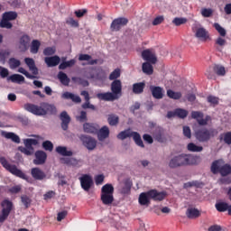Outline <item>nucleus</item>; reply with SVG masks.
Listing matches in <instances>:
<instances>
[{"instance_id": "f704fd0d", "label": "nucleus", "mask_w": 231, "mask_h": 231, "mask_svg": "<svg viewBox=\"0 0 231 231\" xmlns=\"http://www.w3.org/2000/svg\"><path fill=\"white\" fill-rule=\"evenodd\" d=\"M115 193V188L113 184H106L101 189V194L103 195H112Z\"/></svg>"}, {"instance_id": "a19ab883", "label": "nucleus", "mask_w": 231, "mask_h": 231, "mask_svg": "<svg viewBox=\"0 0 231 231\" xmlns=\"http://www.w3.org/2000/svg\"><path fill=\"white\" fill-rule=\"evenodd\" d=\"M8 80L14 84H21V82H24V78L21 74H13L8 78Z\"/></svg>"}, {"instance_id": "6e6d98bb", "label": "nucleus", "mask_w": 231, "mask_h": 231, "mask_svg": "<svg viewBox=\"0 0 231 231\" xmlns=\"http://www.w3.org/2000/svg\"><path fill=\"white\" fill-rule=\"evenodd\" d=\"M121 71L120 69H116L114 71H112L109 75V80H117V79H120Z\"/></svg>"}, {"instance_id": "473e14b6", "label": "nucleus", "mask_w": 231, "mask_h": 231, "mask_svg": "<svg viewBox=\"0 0 231 231\" xmlns=\"http://www.w3.org/2000/svg\"><path fill=\"white\" fill-rule=\"evenodd\" d=\"M215 44L217 51H223V48L226 46V40H225L223 37H218L216 39Z\"/></svg>"}, {"instance_id": "f8f14e48", "label": "nucleus", "mask_w": 231, "mask_h": 231, "mask_svg": "<svg viewBox=\"0 0 231 231\" xmlns=\"http://www.w3.org/2000/svg\"><path fill=\"white\" fill-rule=\"evenodd\" d=\"M142 58L143 60H146V62H150V64H156V62H158L156 52H154L152 49H146L143 51Z\"/></svg>"}, {"instance_id": "680f3d73", "label": "nucleus", "mask_w": 231, "mask_h": 231, "mask_svg": "<svg viewBox=\"0 0 231 231\" xmlns=\"http://www.w3.org/2000/svg\"><path fill=\"white\" fill-rule=\"evenodd\" d=\"M42 145L45 151H49L50 152L53 151V143L51 141H44Z\"/></svg>"}, {"instance_id": "0e129e2a", "label": "nucleus", "mask_w": 231, "mask_h": 231, "mask_svg": "<svg viewBox=\"0 0 231 231\" xmlns=\"http://www.w3.org/2000/svg\"><path fill=\"white\" fill-rule=\"evenodd\" d=\"M212 14H214V11L210 8H203L201 10V15L203 17H212Z\"/></svg>"}, {"instance_id": "f3484780", "label": "nucleus", "mask_w": 231, "mask_h": 231, "mask_svg": "<svg viewBox=\"0 0 231 231\" xmlns=\"http://www.w3.org/2000/svg\"><path fill=\"white\" fill-rule=\"evenodd\" d=\"M60 120L61 121V129L68 131L69 123L71 122V117L68 115V112L62 111L60 115Z\"/></svg>"}, {"instance_id": "20e7f679", "label": "nucleus", "mask_w": 231, "mask_h": 231, "mask_svg": "<svg viewBox=\"0 0 231 231\" xmlns=\"http://www.w3.org/2000/svg\"><path fill=\"white\" fill-rule=\"evenodd\" d=\"M221 163H223V161L221 160L214 161L211 164L210 171L212 174L219 173L220 176L225 178V176H228L229 174H231V165L228 163H226L221 166Z\"/></svg>"}, {"instance_id": "2f4dec72", "label": "nucleus", "mask_w": 231, "mask_h": 231, "mask_svg": "<svg viewBox=\"0 0 231 231\" xmlns=\"http://www.w3.org/2000/svg\"><path fill=\"white\" fill-rule=\"evenodd\" d=\"M41 48V42L39 40H32L31 43L30 51L33 55H37L39 53V50Z\"/></svg>"}, {"instance_id": "7c9ffc66", "label": "nucleus", "mask_w": 231, "mask_h": 231, "mask_svg": "<svg viewBox=\"0 0 231 231\" xmlns=\"http://www.w3.org/2000/svg\"><path fill=\"white\" fill-rule=\"evenodd\" d=\"M134 134V132L131 131V129L128 128L126 130L120 132L117 134V138H118V140H125L126 138H133Z\"/></svg>"}, {"instance_id": "393cba45", "label": "nucleus", "mask_w": 231, "mask_h": 231, "mask_svg": "<svg viewBox=\"0 0 231 231\" xmlns=\"http://www.w3.org/2000/svg\"><path fill=\"white\" fill-rule=\"evenodd\" d=\"M45 63L47 64L48 68H55V66H59V64H60V57L57 55L46 57Z\"/></svg>"}, {"instance_id": "ea45409f", "label": "nucleus", "mask_w": 231, "mask_h": 231, "mask_svg": "<svg viewBox=\"0 0 231 231\" xmlns=\"http://www.w3.org/2000/svg\"><path fill=\"white\" fill-rule=\"evenodd\" d=\"M101 201L103 205H112L115 201V197L113 195L101 194Z\"/></svg>"}, {"instance_id": "aec40b11", "label": "nucleus", "mask_w": 231, "mask_h": 231, "mask_svg": "<svg viewBox=\"0 0 231 231\" xmlns=\"http://www.w3.org/2000/svg\"><path fill=\"white\" fill-rule=\"evenodd\" d=\"M98 100H104L105 102H113L118 100L119 97H116L112 92L98 93L97 94Z\"/></svg>"}, {"instance_id": "ddd939ff", "label": "nucleus", "mask_w": 231, "mask_h": 231, "mask_svg": "<svg viewBox=\"0 0 231 231\" xmlns=\"http://www.w3.org/2000/svg\"><path fill=\"white\" fill-rule=\"evenodd\" d=\"M205 115L203 112L199 111H192L191 112V118L193 120H197L199 125H207L208 124V120H210V116H207L206 118H203Z\"/></svg>"}, {"instance_id": "f03ea898", "label": "nucleus", "mask_w": 231, "mask_h": 231, "mask_svg": "<svg viewBox=\"0 0 231 231\" xmlns=\"http://www.w3.org/2000/svg\"><path fill=\"white\" fill-rule=\"evenodd\" d=\"M23 109L28 111V113L35 115L36 116H46L48 113L51 115H55L57 113V107H55L54 105H50L44 102L41 103L40 106L32 103H26L23 105Z\"/></svg>"}, {"instance_id": "4c0bfd02", "label": "nucleus", "mask_w": 231, "mask_h": 231, "mask_svg": "<svg viewBox=\"0 0 231 231\" xmlns=\"http://www.w3.org/2000/svg\"><path fill=\"white\" fill-rule=\"evenodd\" d=\"M219 141L224 142L226 145H231V132L220 134Z\"/></svg>"}, {"instance_id": "b1692460", "label": "nucleus", "mask_w": 231, "mask_h": 231, "mask_svg": "<svg viewBox=\"0 0 231 231\" xmlns=\"http://www.w3.org/2000/svg\"><path fill=\"white\" fill-rule=\"evenodd\" d=\"M150 91L156 100H162L163 98V88L162 87L150 86Z\"/></svg>"}, {"instance_id": "e433bc0d", "label": "nucleus", "mask_w": 231, "mask_h": 231, "mask_svg": "<svg viewBox=\"0 0 231 231\" xmlns=\"http://www.w3.org/2000/svg\"><path fill=\"white\" fill-rule=\"evenodd\" d=\"M132 138L134 142L138 145V147H142L143 149L145 144H143V141L142 140V136L137 132H134Z\"/></svg>"}, {"instance_id": "dca6fc26", "label": "nucleus", "mask_w": 231, "mask_h": 231, "mask_svg": "<svg viewBox=\"0 0 231 231\" xmlns=\"http://www.w3.org/2000/svg\"><path fill=\"white\" fill-rule=\"evenodd\" d=\"M100 129V125L97 123H85L83 124V131L87 134H97Z\"/></svg>"}, {"instance_id": "a211bd4d", "label": "nucleus", "mask_w": 231, "mask_h": 231, "mask_svg": "<svg viewBox=\"0 0 231 231\" xmlns=\"http://www.w3.org/2000/svg\"><path fill=\"white\" fill-rule=\"evenodd\" d=\"M186 216L188 219H198L201 217V211L193 206H189L186 210Z\"/></svg>"}, {"instance_id": "3c124183", "label": "nucleus", "mask_w": 231, "mask_h": 231, "mask_svg": "<svg viewBox=\"0 0 231 231\" xmlns=\"http://www.w3.org/2000/svg\"><path fill=\"white\" fill-rule=\"evenodd\" d=\"M7 5L11 6V8H22L23 2L21 0H6Z\"/></svg>"}, {"instance_id": "c85d7f7f", "label": "nucleus", "mask_w": 231, "mask_h": 231, "mask_svg": "<svg viewBox=\"0 0 231 231\" xmlns=\"http://www.w3.org/2000/svg\"><path fill=\"white\" fill-rule=\"evenodd\" d=\"M60 161V163L68 165L69 167H77V165H79V161L72 157H62Z\"/></svg>"}, {"instance_id": "4468645a", "label": "nucleus", "mask_w": 231, "mask_h": 231, "mask_svg": "<svg viewBox=\"0 0 231 231\" xmlns=\"http://www.w3.org/2000/svg\"><path fill=\"white\" fill-rule=\"evenodd\" d=\"M148 196L152 201H163L167 198V192L158 191V189L148 190Z\"/></svg>"}, {"instance_id": "13d9d810", "label": "nucleus", "mask_w": 231, "mask_h": 231, "mask_svg": "<svg viewBox=\"0 0 231 231\" xmlns=\"http://www.w3.org/2000/svg\"><path fill=\"white\" fill-rule=\"evenodd\" d=\"M207 100L209 104H211V106H217L219 104V97H216V96H208L207 97Z\"/></svg>"}, {"instance_id": "cd10ccee", "label": "nucleus", "mask_w": 231, "mask_h": 231, "mask_svg": "<svg viewBox=\"0 0 231 231\" xmlns=\"http://www.w3.org/2000/svg\"><path fill=\"white\" fill-rule=\"evenodd\" d=\"M139 204L143 207H149V205H151V197H149L148 191L139 195Z\"/></svg>"}, {"instance_id": "a878e982", "label": "nucleus", "mask_w": 231, "mask_h": 231, "mask_svg": "<svg viewBox=\"0 0 231 231\" xmlns=\"http://www.w3.org/2000/svg\"><path fill=\"white\" fill-rule=\"evenodd\" d=\"M31 174L34 180H37L39 181H41V180H44V178H46V173H44V171H42V170H41L39 168H32L31 170Z\"/></svg>"}, {"instance_id": "6ab92c4d", "label": "nucleus", "mask_w": 231, "mask_h": 231, "mask_svg": "<svg viewBox=\"0 0 231 231\" xmlns=\"http://www.w3.org/2000/svg\"><path fill=\"white\" fill-rule=\"evenodd\" d=\"M110 89L112 95H116V97H119L118 95H122V81L120 79L114 80L110 85Z\"/></svg>"}, {"instance_id": "37998d69", "label": "nucleus", "mask_w": 231, "mask_h": 231, "mask_svg": "<svg viewBox=\"0 0 231 231\" xmlns=\"http://www.w3.org/2000/svg\"><path fill=\"white\" fill-rule=\"evenodd\" d=\"M187 149L189 152H201L203 151V146H198L194 143H189L187 145Z\"/></svg>"}, {"instance_id": "9b49d317", "label": "nucleus", "mask_w": 231, "mask_h": 231, "mask_svg": "<svg viewBox=\"0 0 231 231\" xmlns=\"http://www.w3.org/2000/svg\"><path fill=\"white\" fill-rule=\"evenodd\" d=\"M129 23V19L125 17H119L113 20L110 30L111 32H120L122 30V27L127 26V23Z\"/></svg>"}, {"instance_id": "09e8293b", "label": "nucleus", "mask_w": 231, "mask_h": 231, "mask_svg": "<svg viewBox=\"0 0 231 231\" xmlns=\"http://www.w3.org/2000/svg\"><path fill=\"white\" fill-rule=\"evenodd\" d=\"M72 80L73 82H75L76 84H79V86H82L83 88H88V86H89V81L82 78L73 77Z\"/></svg>"}, {"instance_id": "6e6552de", "label": "nucleus", "mask_w": 231, "mask_h": 231, "mask_svg": "<svg viewBox=\"0 0 231 231\" xmlns=\"http://www.w3.org/2000/svg\"><path fill=\"white\" fill-rule=\"evenodd\" d=\"M195 138L200 143H207V142H210L211 138H214V130L200 128L195 132Z\"/></svg>"}, {"instance_id": "1a4fd4ad", "label": "nucleus", "mask_w": 231, "mask_h": 231, "mask_svg": "<svg viewBox=\"0 0 231 231\" xmlns=\"http://www.w3.org/2000/svg\"><path fill=\"white\" fill-rule=\"evenodd\" d=\"M23 143L25 147L20 146L18 147V151L26 156H32L35 151L33 145H38L39 141L36 139H25L23 140Z\"/></svg>"}, {"instance_id": "a18cd8bd", "label": "nucleus", "mask_w": 231, "mask_h": 231, "mask_svg": "<svg viewBox=\"0 0 231 231\" xmlns=\"http://www.w3.org/2000/svg\"><path fill=\"white\" fill-rule=\"evenodd\" d=\"M213 71L218 75V77H225V75L226 74V70L225 69V67L221 66V65H215L213 67Z\"/></svg>"}, {"instance_id": "2eb2a0df", "label": "nucleus", "mask_w": 231, "mask_h": 231, "mask_svg": "<svg viewBox=\"0 0 231 231\" xmlns=\"http://www.w3.org/2000/svg\"><path fill=\"white\" fill-rule=\"evenodd\" d=\"M34 156V165H44L46 163V160L48 159V154H46V152L41 150L36 151Z\"/></svg>"}, {"instance_id": "de8ad7c7", "label": "nucleus", "mask_w": 231, "mask_h": 231, "mask_svg": "<svg viewBox=\"0 0 231 231\" xmlns=\"http://www.w3.org/2000/svg\"><path fill=\"white\" fill-rule=\"evenodd\" d=\"M76 63H77V60H75L63 61L59 65V69H66V68H73V66H75Z\"/></svg>"}, {"instance_id": "4d7b16f0", "label": "nucleus", "mask_w": 231, "mask_h": 231, "mask_svg": "<svg viewBox=\"0 0 231 231\" xmlns=\"http://www.w3.org/2000/svg\"><path fill=\"white\" fill-rule=\"evenodd\" d=\"M56 51L57 49H55V47H47L43 50V55H45V57H50L51 55H55Z\"/></svg>"}, {"instance_id": "bb28decb", "label": "nucleus", "mask_w": 231, "mask_h": 231, "mask_svg": "<svg viewBox=\"0 0 231 231\" xmlns=\"http://www.w3.org/2000/svg\"><path fill=\"white\" fill-rule=\"evenodd\" d=\"M1 135L7 140H12V142H14V143H21V138L19 137V135L12 132L2 131Z\"/></svg>"}, {"instance_id": "79ce46f5", "label": "nucleus", "mask_w": 231, "mask_h": 231, "mask_svg": "<svg viewBox=\"0 0 231 231\" xmlns=\"http://www.w3.org/2000/svg\"><path fill=\"white\" fill-rule=\"evenodd\" d=\"M2 207H3L2 210H5V212H7V214H10V212H12L14 203H12V201L8 199H5L4 201H2Z\"/></svg>"}, {"instance_id": "49530a36", "label": "nucleus", "mask_w": 231, "mask_h": 231, "mask_svg": "<svg viewBox=\"0 0 231 231\" xmlns=\"http://www.w3.org/2000/svg\"><path fill=\"white\" fill-rule=\"evenodd\" d=\"M167 97H169V98H172V100H180L182 95L181 92H175L174 90L169 89L167 90Z\"/></svg>"}, {"instance_id": "c9c22d12", "label": "nucleus", "mask_w": 231, "mask_h": 231, "mask_svg": "<svg viewBox=\"0 0 231 231\" xmlns=\"http://www.w3.org/2000/svg\"><path fill=\"white\" fill-rule=\"evenodd\" d=\"M56 152H58V154H60L61 156H73V152L68 151V148H66V146H58L56 148Z\"/></svg>"}, {"instance_id": "5701e85b", "label": "nucleus", "mask_w": 231, "mask_h": 231, "mask_svg": "<svg viewBox=\"0 0 231 231\" xmlns=\"http://www.w3.org/2000/svg\"><path fill=\"white\" fill-rule=\"evenodd\" d=\"M81 188L86 192H88L89 189H91V185H93V179L89 175H84L80 178Z\"/></svg>"}, {"instance_id": "c756f323", "label": "nucleus", "mask_w": 231, "mask_h": 231, "mask_svg": "<svg viewBox=\"0 0 231 231\" xmlns=\"http://www.w3.org/2000/svg\"><path fill=\"white\" fill-rule=\"evenodd\" d=\"M145 89V82L134 83L132 88V91L134 95H142Z\"/></svg>"}, {"instance_id": "4be33fe9", "label": "nucleus", "mask_w": 231, "mask_h": 231, "mask_svg": "<svg viewBox=\"0 0 231 231\" xmlns=\"http://www.w3.org/2000/svg\"><path fill=\"white\" fill-rule=\"evenodd\" d=\"M109 127L107 125H104L103 127L99 128L97 130V133L96 134L97 135V140L99 142H104V140H106V138H109Z\"/></svg>"}, {"instance_id": "7ed1b4c3", "label": "nucleus", "mask_w": 231, "mask_h": 231, "mask_svg": "<svg viewBox=\"0 0 231 231\" xmlns=\"http://www.w3.org/2000/svg\"><path fill=\"white\" fill-rule=\"evenodd\" d=\"M24 62L28 66L30 71H32V75L30 74V72H28L23 67L18 69V72L22 73V75H24L27 79H30L31 80H33V79H37L35 75H39V69H37V66H35V60H33V59L32 58H25Z\"/></svg>"}, {"instance_id": "c03bdc74", "label": "nucleus", "mask_w": 231, "mask_h": 231, "mask_svg": "<svg viewBox=\"0 0 231 231\" xmlns=\"http://www.w3.org/2000/svg\"><path fill=\"white\" fill-rule=\"evenodd\" d=\"M143 71L145 75H152V73H154V69L150 62H144L143 63Z\"/></svg>"}, {"instance_id": "603ef678", "label": "nucleus", "mask_w": 231, "mask_h": 231, "mask_svg": "<svg viewBox=\"0 0 231 231\" xmlns=\"http://www.w3.org/2000/svg\"><path fill=\"white\" fill-rule=\"evenodd\" d=\"M216 208L218 212H226V210H228V203L226 202L217 203Z\"/></svg>"}, {"instance_id": "69168bd1", "label": "nucleus", "mask_w": 231, "mask_h": 231, "mask_svg": "<svg viewBox=\"0 0 231 231\" xmlns=\"http://www.w3.org/2000/svg\"><path fill=\"white\" fill-rule=\"evenodd\" d=\"M66 23L69 24V26H72L73 28H79V21L73 19L72 17L66 20Z\"/></svg>"}, {"instance_id": "5fc2aeb1", "label": "nucleus", "mask_w": 231, "mask_h": 231, "mask_svg": "<svg viewBox=\"0 0 231 231\" xmlns=\"http://www.w3.org/2000/svg\"><path fill=\"white\" fill-rule=\"evenodd\" d=\"M213 26L215 30L218 32L220 37H226V30H225L219 23H215Z\"/></svg>"}, {"instance_id": "338daca9", "label": "nucleus", "mask_w": 231, "mask_h": 231, "mask_svg": "<svg viewBox=\"0 0 231 231\" xmlns=\"http://www.w3.org/2000/svg\"><path fill=\"white\" fill-rule=\"evenodd\" d=\"M184 189H190L192 187H199V182L198 180H193L184 183Z\"/></svg>"}, {"instance_id": "72a5a7b5", "label": "nucleus", "mask_w": 231, "mask_h": 231, "mask_svg": "<svg viewBox=\"0 0 231 231\" xmlns=\"http://www.w3.org/2000/svg\"><path fill=\"white\" fill-rule=\"evenodd\" d=\"M107 122L109 125H111L112 127H115L118 125V124L120 123V117H118V116L116 115L110 114L108 115Z\"/></svg>"}, {"instance_id": "bf43d9fd", "label": "nucleus", "mask_w": 231, "mask_h": 231, "mask_svg": "<svg viewBox=\"0 0 231 231\" xmlns=\"http://www.w3.org/2000/svg\"><path fill=\"white\" fill-rule=\"evenodd\" d=\"M106 72L104 70H100L97 73L96 77L92 76V79H96V80H100L101 82H104L106 79Z\"/></svg>"}, {"instance_id": "f257e3e1", "label": "nucleus", "mask_w": 231, "mask_h": 231, "mask_svg": "<svg viewBox=\"0 0 231 231\" xmlns=\"http://www.w3.org/2000/svg\"><path fill=\"white\" fill-rule=\"evenodd\" d=\"M190 165H198V157L187 153L174 155L170 159L168 163V167L170 169H180V167H190Z\"/></svg>"}, {"instance_id": "8fccbe9b", "label": "nucleus", "mask_w": 231, "mask_h": 231, "mask_svg": "<svg viewBox=\"0 0 231 231\" xmlns=\"http://www.w3.org/2000/svg\"><path fill=\"white\" fill-rule=\"evenodd\" d=\"M175 115L178 118H187V116H189V111L183 108H177L175 109Z\"/></svg>"}, {"instance_id": "412c9836", "label": "nucleus", "mask_w": 231, "mask_h": 231, "mask_svg": "<svg viewBox=\"0 0 231 231\" xmlns=\"http://www.w3.org/2000/svg\"><path fill=\"white\" fill-rule=\"evenodd\" d=\"M30 37L27 34H23L21 36L19 41V50L20 51H28V48H30Z\"/></svg>"}, {"instance_id": "052dcab7", "label": "nucleus", "mask_w": 231, "mask_h": 231, "mask_svg": "<svg viewBox=\"0 0 231 231\" xmlns=\"http://www.w3.org/2000/svg\"><path fill=\"white\" fill-rule=\"evenodd\" d=\"M186 23H187V18L175 17L172 20V23L175 24V26H181V24H186Z\"/></svg>"}, {"instance_id": "e2e57ef3", "label": "nucleus", "mask_w": 231, "mask_h": 231, "mask_svg": "<svg viewBox=\"0 0 231 231\" xmlns=\"http://www.w3.org/2000/svg\"><path fill=\"white\" fill-rule=\"evenodd\" d=\"M22 203L24 205L25 208H28L30 205H32V199H30L28 196L23 195L21 197Z\"/></svg>"}, {"instance_id": "0eeeda50", "label": "nucleus", "mask_w": 231, "mask_h": 231, "mask_svg": "<svg viewBox=\"0 0 231 231\" xmlns=\"http://www.w3.org/2000/svg\"><path fill=\"white\" fill-rule=\"evenodd\" d=\"M193 33H195V37L202 41L203 42H207V41H210V32L205 27H202L200 23H194L191 28Z\"/></svg>"}, {"instance_id": "39448f33", "label": "nucleus", "mask_w": 231, "mask_h": 231, "mask_svg": "<svg viewBox=\"0 0 231 231\" xmlns=\"http://www.w3.org/2000/svg\"><path fill=\"white\" fill-rule=\"evenodd\" d=\"M0 163L4 167V169L11 172V174L17 176L18 178H22V180L27 179L26 174H24L23 171L19 170L17 166L10 164L8 161H6V158L0 157Z\"/></svg>"}, {"instance_id": "58836bf2", "label": "nucleus", "mask_w": 231, "mask_h": 231, "mask_svg": "<svg viewBox=\"0 0 231 231\" xmlns=\"http://www.w3.org/2000/svg\"><path fill=\"white\" fill-rule=\"evenodd\" d=\"M58 79L63 86H69V78H68L66 73L60 71L58 73Z\"/></svg>"}, {"instance_id": "423d86ee", "label": "nucleus", "mask_w": 231, "mask_h": 231, "mask_svg": "<svg viewBox=\"0 0 231 231\" xmlns=\"http://www.w3.org/2000/svg\"><path fill=\"white\" fill-rule=\"evenodd\" d=\"M17 19V12L8 11L2 14V20L0 21V28H6V30H12L14 24L10 21H15Z\"/></svg>"}, {"instance_id": "864d4df0", "label": "nucleus", "mask_w": 231, "mask_h": 231, "mask_svg": "<svg viewBox=\"0 0 231 231\" xmlns=\"http://www.w3.org/2000/svg\"><path fill=\"white\" fill-rule=\"evenodd\" d=\"M9 66L11 69H15L21 66V60L15 59V58H10L9 59Z\"/></svg>"}, {"instance_id": "9d476101", "label": "nucleus", "mask_w": 231, "mask_h": 231, "mask_svg": "<svg viewBox=\"0 0 231 231\" xmlns=\"http://www.w3.org/2000/svg\"><path fill=\"white\" fill-rule=\"evenodd\" d=\"M79 140L88 151H95L97 148V139L90 135L81 134L79 135Z\"/></svg>"}, {"instance_id": "774afa93", "label": "nucleus", "mask_w": 231, "mask_h": 231, "mask_svg": "<svg viewBox=\"0 0 231 231\" xmlns=\"http://www.w3.org/2000/svg\"><path fill=\"white\" fill-rule=\"evenodd\" d=\"M77 120L81 123L88 122V113H86V111H81L80 116H77Z\"/></svg>"}]
</instances>
